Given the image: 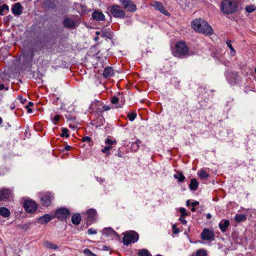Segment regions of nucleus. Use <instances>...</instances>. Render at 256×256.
<instances>
[{"mask_svg":"<svg viewBox=\"0 0 256 256\" xmlns=\"http://www.w3.org/2000/svg\"><path fill=\"white\" fill-rule=\"evenodd\" d=\"M180 212L182 217L188 215V214L186 212V210L184 208H180Z\"/></svg>","mask_w":256,"mask_h":256,"instance_id":"42","label":"nucleus"},{"mask_svg":"<svg viewBox=\"0 0 256 256\" xmlns=\"http://www.w3.org/2000/svg\"><path fill=\"white\" fill-rule=\"evenodd\" d=\"M138 256H151V254L146 249L140 250L138 252Z\"/></svg>","mask_w":256,"mask_h":256,"instance_id":"31","label":"nucleus"},{"mask_svg":"<svg viewBox=\"0 0 256 256\" xmlns=\"http://www.w3.org/2000/svg\"><path fill=\"white\" fill-rule=\"evenodd\" d=\"M191 210L193 212H195L196 211V208L192 206V208L191 209Z\"/></svg>","mask_w":256,"mask_h":256,"instance_id":"57","label":"nucleus"},{"mask_svg":"<svg viewBox=\"0 0 256 256\" xmlns=\"http://www.w3.org/2000/svg\"><path fill=\"white\" fill-rule=\"evenodd\" d=\"M176 50L177 54L180 56H186L188 54V48L182 42H180L176 44Z\"/></svg>","mask_w":256,"mask_h":256,"instance_id":"7","label":"nucleus"},{"mask_svg":"<svg viewBox=\"0 0 256 256\" xmlns=\"http://www.w3.org/2000/svg\"><path fill=\"white\" fill-rule=\"evenodd\" d=\"M53 196L50 192H46L41 196V204L44 206H48L51 204Z\"/></svg>","mask_w":256,"mask_h":256,"instance_id":"12","label":"nucleus"},{"mask_svg":"<svg viewBox=\"0 0 256 256\" xmlns=\"http://www.w3.org/2000/svg\"><path fill=\"white\" fill-rule=\"evenodd\" d=\"M230 224V222L228 220H222L219 223V228L223 232H225Z\"/></svg>","mask_w":256,"mask_h":256,"instance_id":"20","label":"nucleus"},{"mask_svg":"<svg viewBox=\"0 0 256 256\" xmlns=\"http://www.w3.org/2000/svg\"><path fill=\"white\" fill-rule=\"evenodd\" d=\"M64 25L67 28H70L74 26V22L69 18H66L64 20Z\"/></svg>","mask_w":256,"mask_h":256,"instance_id":"24","label":"nucleus"},{"mask_svg":"<svg viewBox=\"0 0 256 256\" xmlns=\"http://www.w3.org/2000/svg\"><path fill=\"white\" fill-rule=\"evenodd\" d=\"M8 126L9 127H10V126L9 124H8Z\"/></svg>","mask_w":256,"mask_h":256,"instance_id":"63","label":"nucleus"},{"mask_svg":"<svg viewBox=\"0 0 256 256\" xmlns=\"http://www.w3.org/2000/svg\"><path fill=\"white\" fill-rule=\"evenodd\" d=\"M186 204L188 206H191V203L190 202V200H187L186 202Z\"/></svg>","mask_w":256,"mask_h":256,"instance_id":"54","label":"nucleus"},{"mask_svg":"<svg viewBox=\"0 0 256 256\" xmlns=\"http://www.w3.org/2000/svg\"><path fill=\"white\" fill-rule=\"evenodd\" d=\"M77 6H80V4H76V7H77Z\"/></svg>","mask_w":256,"mask_h":256,"instance_id":"62","label":"nucleus"},{"mask_svg":"<svg viewBox=\"0 0 256 256\" xmlns=\"http://www.w3.org/2000/svg\"><path fill=\"white\" fill-rule=\"evenodd\" d=\"M97 45L99 43H102L103 41L107 42L108 40L112 38V33L110 31V28L106 27H97Z\"/></svg>","mask_w":256,"mask_h":256,"instance_id":"3","label":"nucleus"},{"mask_svg":"<svg viewBox=\"0 0 256 256\" xmlns=\"http://www.w3.org/2000/svg\"><path fill=\"white\" fill-rule=\"evenodd\" d=\"M105 19V16L104 14L98 11H97V21L98 20H104Z\"/></svg>","mask_w":256,"mask_h":256,"instance_id":"35","label":"nucleus"},{"mask_svg":"<svg viewBox=\"0 0 256 256\" xmlns=\"http://www.w3.org/2000/svg\"><path fill=\"white\" fill-rule=\"evenodd\" d=\"M23 11V8L20 3L15 4L12 8V12L15 16H20Z\"/></svg>","mask_w":256,"mask_h":256,"instance_id":"16","label":"nucleus"},{"mask_svg":"<svg viewBox=\"0 0 256 256\" xmlns=\"http://www.w3.org/2000/svg\"><path fill=\"white\" fill-rule=\"evenodd\" d=\"M2 119L1 117H0V125L2 124Z\"/></svg>","mask_w":256,"mask_h":256,"instance_id":"60","label":"nucleus"},{"mask_svg":"<svg viewBox=\"0 0 256 256\" xmlns=\"http://www.w3.org/2000/svg\"><path fill=\"white\" fill-rule=\"evenodd\" d=\"M104 120V118L102 117L100 118V122L101 124H103Z\"/></svg>","mask_w":256,"mask_h":256,"instance_id":"55","label":"nucleus"},{"mask_svg":"<svg viewBox=\"0 0 256 256\" xmlns=\"http://www.w3.org/2000/svg\"><path fill=\"white\" fill-rule=\"evenodd\" d=\"M106 52H104V54L100 53V52H97V68L98 72L97 74H99L100 70H102V68H104L108 63V61L107 60L106 56Z\"/></svg>","mask_w":256,"mask_h":256,"instance_id":"4","label":"nucleus"},{"mask_svg":"<svg viewBox=\"0 0 256 256\" xmlns=\"http://www.w3.org/2000/svg\"><path fill=\"white\" fill-rule=\"evenodd\" d=\"M172 228H173V230H174V234H178V233L179 232V230H178V229L176 228V226H175L174 225V226H172Z\"/></svg>","mask_w":256,"mask_h":256,"instance_id":"47","label":"nucleus"},{"mask_svg":"<svg viewBox=\"0 0 256 256\" xmlns=\"http://www.w3.org/2000/svg\"><path fill=\"white\" fill-rule=\"evenodd\" d=\"M84 252L87 256H96L95 254L92 252L88 248H86L84 250Z\"/></svg>","mask_w":256,"mask_h":256,"instance_id":"41","label":"nucleus"},{"mask_svg":"<svg viewBox=\"0 0 256 256\" xmlns=\"http://www.w3.org/2000/svg\"><path fill=\"white\" fill-rule=\"evenodd\" d=\"M14 106H11V108H12V109H14Z\"/></svg>","mask_w":256,"mask_h":256,"instance_id":"61","label":"nucleus"},{"mask_svg":"<svg viewBox=\"0 0 256 256\" xmlns=\"http://www.w3.org/2000/svg\"><path fill=\"white\" fill-rule=\"evenodd\" d=\"M28 112L30 113V112H32V110L30 109V108H28Z\"/></svg>","mask_w":256,"mask_h":256,"instance_id":"59","label":"nucleus"},{"mask_svg":"<svg viewBox=\"0 0 256 256\" xmlns=\"http://www.w3.org/2000/svg\"><path fill=\"white\" fill-rule=\"evenodd\" d=\"M70 212L67 208H60L58 209L54 215L55 218H57L60 220H63L69 218Z\"/></svg>","mask_w":256,"mask_h":256,"instance_id":"6","label":"nucleus"},{"mask_svg":"<svg viewBox=\"0 0 256 256\" xmlns=\"http://www.w3.org/2000/svg\"><path fill=\"white\" fill-rule=\"evenodd\" d=\"M111 13L115 18H124L125 16L124 12L118 5H114L111 8Z\"/></svg>","mask_w":256,"mask_h":256,"instance_id":"9","label":"nucleus"},{"mask_svg":"<svg viewBox=\"0 0 256 256\" xmlns=\"http://www.w3.org/2000/svg\"><path fill=\"white\" fill-rule=\"evenodd\" d=\"M81 221V216L79 214H75L72 216V222L74 225H78Z\"/></svg>","mask_w":256,"mask_h":256,"instance_id":"23","label":"nucleus"},{"mask_svg":"<svg viewBox=\"0 0 256 256\" xmlns=\"http://www.w3.org/2000/svg\"><path fill=\"white\" fill-rule=\"evenodd\" d=\"M206 255L207 253L206 250L200 249L197 252L196 256H206Z\"/></svg>","mask_w":256,"mask_h":256,"instance_id":"34","label":"nucleus"},{"mask_svg":"<svg viewBox=\"0 0 256 256\" xmlns=\"http://www.w3.org/2000/svg\"><path fill=\"white\" fill-rule=\"evenodd\" d=\"M9 8L7 4H4L0 6V14L3 16L8 13Z\"/></svg>","mask_w":256,"mask_h":256,"instance_id":"28","label":"nucleus"},{"mask_svg":"<svg viewBox=\"0 0 256 256\" xmlns=\"http://www.w3.org/2000/svg\"><path fill=\"white\" fill-rule=\"evenodd\" d=\"M12 197V192L8 188L0 189V200L6 201L10 200Z\"/></svg>","mask_w":256,"mask_h":256,"instance_id":"11","label":"nucleus"},{"mask_svg":"<svg viewBox=\"0 0 256 256\" xmlns=\"http://www.w3.org/2000/svg\"><path fill=\"white\" fill-rule=\"evenodd\" d=\"M104 68L102 75L105 78H110L114 75V72L112 67L107 66Z\"/></svg>","mask_w":256,"mask_h":256,"instance_id":"14","label":"nucleus"},{"mask_svg":"<svg viewBox=\"0 0 256 256\" xmlns=\"http://www.w3.org/2000/svg\"><path fill=\"white\" fill-rule=\"evenodd\" d=\"M226 44L229 48L230 49L232 52H235L234 48H232V42L230 40H228L226 42Z\"/></svg>","mask_w":256,"mask_h":256,"instance_id":"46","label":"nucleus"},{"mask_svg":"<svg viewBox=\"0 0 256 256\" xmlns=\"http://www.w3.org/2000/svg\"><path fill=\"white\" fill-rule=\"evenodd\" d=\"M227 80L230 84H234L238 80V74L236 72H228L226 74Z\"/></svg>","mask_w":256,"mask_h":256,"instance_id":"13","label":"nucleus"},{"mask_svg":"<svg viewBox=\"0 0 256 256\" xmlns=\"http://www.w3.org/2000/svg\"><path fill=\"white\" fill-rule=\"evenodd\" d=\"M5 86L4 84H0V90H2L4 89Z\"/></svg>","mask_w":256,"mask_h":256,"instance_id":"53","label":"nucleus"},{"mask_svg":"<svg viewBox=\"0 0 256 256\" xmlns=\"http://www.w3.org/2000/svg\"><path fill=\"white\" fill-rule=\"evenodd\" d=\"M102 250L108 251V250H110V248L108 246H103Z\"/></svg>","mask_w":256,"mask_h":256,"instance_id":"51","label":"nucleus"},{"mask_svg":"<svg viewBox=\"0 0 256 256\" xmlns=\"http://www.w3.org/2000/svg\"><path fill=\"white\" fill-rule=\"evenodd\" d=\"M198 186V184L196 178H192L190 180V184L189 185L190 189L192 190L195 191Z\"/></svg>","mask_w":256,"mask_h":256,"instance_id":"25","label":"nucleus"},{"mask_svg":"<svg viewBox=\"0 0 256 256\" xmlns=\"http://www.w3.org/2000/svg\"><path fill=\"white\" fill-rule=\"evenodd\" d=\"M192 27L196 31L206 35H211L213 32L212 29L210 24L202 19L194 20L192 22Z\"/></svg>","mask_w":256,"mask_h":256,"instance_id":"1","label":"nucleus"},{"mask_svg":"<svg viewBox=\"0 0 256 256\" xmlns=\"http://www.w3.org/2000/svg\"><path fill=\"white\" fill-rule=\"evenodd\" d=\"M212 217V215L210 214H208L206 215L207 218H210Z\"/></svg>","mask_w":256,"mask_h":256,"instance_id":"56","label":"nucleus"},{"mask_svg":"<svg viewBox=\"0 0 256 256\" xmlns=\"http://www.w3.org/2000/svg\"><path fill=\"white\" fill-rule=\"evenodd\" d=\"M96 215V210L94 209H90L88 210L86 213V218L88 221L91 222L94 219Z\"/></svg>","mask_w":256,"mask_h":256,"instance_id":"22","label":"nucleus"},{"mask_svg":"<svg viewBox=\"0 0 256 256\" xmlns=\"http://www.w3.org/2000/svg\"><path fill=\"white\" fill-rule=\"evenodd\" d=\"M214 238L213 232L208 229L205 228L201 234V238L203 240H212Z\"/></svg>","mask_w":256,"mask_h":256,"instance_id":"15","label":"nucleus"},{"mask_svg":"<svg viewBox=\"0 0 256 256\" xmlns=\"http://www.w3.org/2000/svg\"><path fill=\"white\" fill-rule=\"evenodd\" d=\"M0 214L4 218H8L10 216V212L7 208L1 207L0 208Z\"/></svg>","mask_w":256,"mask_h":256,"instance_id":"26","label":"nucleus"},{"mask_svg":"<svg viewBox=\"0 0 256 256\" xmlns=\"http://www.w3.org/2000/svg\"><path fill=\"white\" fill-rule=\"evenodd\" d=\"M222 12L224 14H232L238 10V2L236 0H224L220 6Z\"/></svg>","mask_w":256,"mask_h":256,"instance_id":"2","label":"nucleus"},{"mask_svg":"<svg viewBox=\"0 0 256 256\" xmlns=\"http://www.w3.org/2000/svg\"><path fill=\"white\" fill-rule=\"evenodd\" d=\"M174 177L175 178L178 179V180L180 182H184L186 179V177L180 172H177L176 174H174Z\"/></svg>","mask_w":256,"mask_h":256,"instance_id":"29","label":"nucleus"},{"mask_svg":"<svg viewBox=\"0 0 256 256\" xmlns=\"http://www.w3.org/2000/svg\"><path fill=\"white\" fill-rule=\"evenodd\" d=\"M102 234L106 236H118L116 232L111 228H106L104 229Z\"/></svg>","mask_w":256,"mask_h":256,"instance_id":"21","label":"nucleus"},{"mask_svg":"<svg viewBox=\"0 0 256 256\" xmlns=\"http://www.w3.org/2000/svg\"><path fill=\"white\" fill-rule=\"evenodd\" d=\"M71 148H72L71 146H66L65 147V150H70Z\"/></svg>","mask_w":256,"mask_h":256,"instance_id":"52","label":"nucleus"},{"mask_svg":"<svg viewBox=\"0 0 256 256\" xmlns=\"http://www.w3.org/2000/svg\"><path fill=\"white\" fill-rule=\"evenodd\" d=\"M199 204V202H194L192 203H191V206H194V207H195L197 205H198Z\"/></svg>","mask_w":256,"mask_h":256,"instance_id":"48","label":"nucleus"},{"mask_svg":"<svg viewBox=\"0 0 256 256\" xmlns=\"http://www.w3.org/2000/svg\"><path fill=\"white\" fill-rule=\"evenodd\" d=\"M82 140L83 142H87L89 146H92L93 144V142L92 140V138L89 136H84L82 138Z\"/></svg>","mask_w":256,"mask_h":256,"instance_id":"32","label":"nucleus"},{"mask_svg":"<svg viewBox=\"0 0 256 256\" xmlns=\"http://www.w3.org/2000/svg\"><path fill=\"white\" fill-rule=\"evenodd\" d=\"M256 10V6L254 5H250L246 6V10L248 12H252Z\"/></svg>","mask_w":256,"mask_h":256,"instance_id":"33","label":"nucleus"},{"mask_svg":"<svg viewBox=\"0 0 256 256\" xmlns=\"http://www.w3.org/2000/svg\"><path fill=\"white\" fill-rule=\"evenodd\" d=\"M92 16L94 20H96V10H94L92 14Z\"/></svg>","mask_w":256,"mask_h":256,"instance_id":"50","label":"nucleus"},{"mask_svg":"<svg viewBox=\"0 0 256 256\" xmlns=\"http://www.w3.org/2000/svg\"><path fill=\"white\" fill-rule=\"evenodd\" d=\"M128 116L130 121H133L136 116V112H132L128 113Z\"/></svg>","mask_w":256,"mask_h":256,"instance_id":"38","label":"nucleus"},{"mask_svg":"<svg viewBox=\"0 0 256 256\" xmlns=\"http://www.w3.org/2000/svg\"><path fill=\"white\" fill-rule=\"evenodd\" d=\"M138 239V234L135 232L131 231L126 234L122 238L124 245H128L130 243L136 242Z\"/></svg>","mask_w":256,"mask_h":256,"instance_id":"5","label":"nucleus"},{"mask_svg":"<svg viewBox=\"0 0 256 256\" xmlns=\"http://www.w3.org/2000/svg\"><path fill=\"white\" fill-rule=\"evenodd\" d=\"M110 108L108 106L104 105L101 101L97 100V114L100 115L104 111H108Z\"/></svg>","mask_w":256,"mask_h":256,"instance_id":"17","label":"nucleus"},{"mask_svg":"<svg viewBox=\"0 0 256 256\" xmlns=\"http://www.w3.org/2000/svg\"><path fill=\"white\" fill-rule=\"evenodd\" d=\"M199 176L201 178H206L208 176V174L204 170H201L199 173Z\"/></svg>","mask_w":256,"mask_h":256,"instance_id":"36","label":"nucleus"},{"mask_svg":"<svg viewBox=\"0 0 256 256\" xmlns=\"http://www.w3.org/2000/svg\"><path fill=\"white\" fill-rule=\"evenodd\" d=\"M254 72H256V68H255V70H254Z\"/></svg>","mask_w":256,"mask_h":256,"instance_id":"64","label":"nucleus"},{"mask_svg":"<svg viewBox=\"0 0 256 256\" xmlns=\"http://www.w3.org/2000/svg\"><path fill=\"white\" fill-rule=\"evenodd\" d=\"M28 106H33V103L32 102H28Z\"/></svg>","mask_w":256,"mask_h":256,"instance_id":"58","label":"nucleus"},{"mask_svg":"<svg viewBox=\"0 0 256 256\" xmlns=\"http://www.w3.org/2000/svg\"><path fill=\"white\" fill-rule=\"evenodd\" d=\"M68 130L66 128H62V133L60 136L62 137L66 136V138H68L69 136V134H68Z\"/></svg>","mask_w":256,"mask_h":256,"instance_id":"37","label":"nucleus"},{"mask_svg":"<svg viewBox=\"0 0 256 256\" xmlns=\"http://www.w3.org/2000/svg\"><path fill=\"white\" fill-rule=\"evenodd\" d=\"M120 2L126 10L132 12L136 10V4L131 0H120Z\"/></svg>","mask_w":256,"mask_h":256,"instance_id":"8","label":"nucleus"},{"mask_svg":"<svg viewBox=\"0 0 256 256\" xmlns=\"http://www.w3.org/2000/svg\"><path fill=\"white\" fill-rule=\"evenodd\" d=\"M24 210L28 212H34L37 209L36 204L31 200H26L24 204Z\"/></svg>","mask_w":256,"mask_h":256,"instance_id":"10","label":"nucleus"},{"mask_svg":"<svg viewBox=\"0 0 256 256\" xmlns=\"http://www.w3.org/2000/svg\"><path fill=\"white\" fill-rule=\"evenodd\" d=\"M55 218L54 215L52 216L48 214H46L38 218V220L41 221L42 223H48Z\"/></svg>","mask_w":256,"mask_h":256,"instance_id":"19","label":"nucleus"},{"mask_svg":"<svg viewBox=\"0 0 256 256\" xmlns=\"http://www.w3.org/2000/svg\"><path fill=\"white\" fill-rule=\"evenodd\" d=\"M60 115L55 116L52 119L53 122L55 124H56L58 123V122L60 120Z\"/></svg>","mask_w":256,"mask_h":256,"instance_id":"43","label":"nucleus"},{"mask_svg":"<svg viewBox=\"0 0 256 256\" xmlns=\"http://www.w3.org/2000/svg\"><path fill=\"white\" fill-rule=\"evenodd\" d=\"M246 220V216L245 214H237L235 216L234 220L237 222H244Z\"/></svg>","mask_w":256,"mask_h":256,"instance_id":"27","label":"nucleus"},{"mask_svg":"<svg viewBox=\"0 0 256 256\" xmlns=\"http://www.w3.org/2000/svg\"><path fill=\"white\" fill-rule=\"evenodd\" d=\"M119 101L118 98L116 96H113L111 98V102L113 104H118Z\"/></svg>","mask_w":256,"mask_h":256,"instance_id":"44","label":"nucleus"},{"mask_svg":"<svg viewBox=\"0 0 256 256\" xmlns=\"http://www.w3.org/2000/svg\"><path fill=\"white\" fill-rule=\"evenodd\" d=\"M152 6L156 9L160 10L161 12L167 14H166V12L165 10L164 7L160 2L157 1L152 2Z\"/></svg>","mask_w":256,"mask_h":256,"instance_id":"18","label":"nucleus"},{"mask_svg":"<svg viewBox=\"0 0 256 256\" xmlns=\"http://www.w3.org/2000/svg\"><path fill=\"white\" fill-rule=\"evenodd\" d=\"M44 246L46 248H49V249L56 250L58 248V246L56 244H54L49 242H44Z\"/></svg>","mask_w":256,"mask_h":256,"instance_id":"30","label":"nucleus"},{"mask_svg":"<svg viewBox=\"0 0 256 256\" xmlns=\"http://www.w3.org/2000/svg\"><path fill=\"white\" fill-rule=\"evenodd\" d=\"M179 220L183 224H186V220L184 219H183L182 218H180L179 219Z\"/></svg>","mask_w":256,"mask_h":256,"instance_id":"49","label":"nucleus"},{"mask_svg":"<svg viewBox=\"0 0 256 256\" xmlns=\"http://www.w3.org/2000/svg\"><path fill=\"white\" fill-rule=\"evenodd\" d=\"M105 142H106V144L110 146L111 145H112L116 143V141H113V140H111L110 139H108V138H106V140Z\"/></svg>","mask_w":256,"mask_h":256,"instance_id":"45","label":"nucleus"},{"mask_svg":"<svg viewBox=\"0 0 256 256\" xmlns=\"http://www.w3.org/2000/svg\"><path fill=\"white\" fill-rule=\"evenodd\" d=\"M112 148V146H106L104 148L102 149V151L104 153H106V154H110V150Z\"/></svg>","mask_w":256,"mask_h":256,"instance_id":"39","label":"nucleus"},{"mask_svg":"<svg viewBox=\"0 0 256 256\" xmlns=\"http://www.w3.org/2000/svg\"><path fill=\"white\" fill-rule=\"evenodd\" d=\"M141 143V141L140 140H137L136 142H133L132 144V147H136V150H137L139 148V144Z\"/></svg>","mask_w":256,"mask_h":256,"instance_id":"40","label":"nucleus"}]
</instances>
